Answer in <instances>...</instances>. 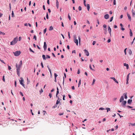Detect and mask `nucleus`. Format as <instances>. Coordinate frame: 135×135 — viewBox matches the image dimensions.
Segmentation results:
<instances>
[{"mask_svg": "<svg viewBox=\"0 0 135 135\" xmlns=\"http://www.w3.org/2000/svg\"><path fill=\"white\" fill-rule=\"evenodd\" d=\"M19 64L18 66L17 64H16V67L17 68V75L19 76H20V68L21 67L22 64V60L20 61Z\"/></svg>", "mask_w": 135, "mask_h": 135, "instance_id": "1", "label": "nucleus"}, {"mask_svg": "<svg viewBox=\"0 0 135 135\" xmlns=\"http://www.w3.org/2000/svg\"><path fill=\"white\" fill-rule=\"evenodd\" d=\"M18 41V38L17 37L14 38L13 40L11 42L10 45H15L17 42Z\"/></svg>", "mask_w": 135, "mask_h": 135, "instance_id": "2", "label": "nucleus"}, {"mask_svg": "<svg viewBox=\"0 0 135 135\" xmlns=\"http://www.w3.org/2000/svg\"><path fill=\"white\" fill-rule=\"evenodd\" d=\"M21 52L20 51H17L15 52H13V53L15 56H18L20 54Z\"/></svg>", "mask_w": 135, "mask_h": 135, "instance_id": "3", "label": "nucleus"}, {"mask_svg": "<svg viewBox=\"0 0 135 135\" xmlns=\"http://www.w3.org/2000/svg\"><path fill=\"white\" fill-rule=\"evenodd\" d=\"M74 42L76 44V45L78 46V40L76 39V36H74Z\"/></svg>", "mask_w": 135, "mask_h": 135, "instance_id": "4", "label": "nucleus"}, {"mask_svg": "<svg viewBox=\"0 0 135 135\" xmlns=\"http://www.w3.org/2000/svg\"><path fill=\"white\" fill-rule=\"evenodd\" d=\"M20 79L21 80H20V84L24 87L25 85L23 83V82L24 81L23 78H22L21 77L20 78Z\"/></svg>", "mask_w": 135, "mask_h": 135, "instance_id": "5", "label": "nucleus"}, {"mask_svg": "<svg viewBox=\"0 0 135 135\" xmlns=\"http://www.w3.org/2000/svg\"><path fill=\"white\" fill-rule=\"evenodd\" d=\"M108 31L109 33L110 36H111V29L109 26H108Z\"/></svg>", "mask_w": 135, "mask_h": 135, "instance_id": "6", "label": "nucleus"}, {"mask_svg": "<svg viewBox=\"0 0 135 135\" xmlns=\"http://www.w3.org/2000/svg\"><path fill=\"white\" fill-rule=\"evenodd\" d=\"M44 48L45 51L47 49V45L46 42H44Z\"/></svg>", "mask_w": 135, "mask_h": 135, "instance_id": "7", "label": "nucleus"}, {"mask_svg": "<svg viewBox=\"0 0 135 135\" xmlns=\"http://www.w3.org/2000/svg\"><path fill=\"white\" fill-rule=\"evenodd\" d=\"M84 51L85 52V53L86 54V55L87 56H89V53L88 51L87 50H84Z\"/></svg>", "mask_w": 135, "mask_h": 135, "instance_id": "8", "label": "nucleus"}, {"mask_svg": "<svg viewBox=\"0 0 135 135\" xmlns=\"http://www.w3.org/2000/svg\"><path fill=\"white\" fill-rule=\"evenodd\" d=\"M110 79H112L114 81L117 83H118V82L117 80L115 79L114 77H111Z\"/></svg>", "mask_w": 135, "mask_h": 135, "instance_id": "9", "label": "nucleus"}, {"mask_svg": "<svg viewBox=\"0 0 135 135\" xmlns=\"http://www.w3.org/2000/svg\"><path fill=\"white\" fill-rule=\"evenodd\" d=\"M124 97L123 96H122L119 100V101L120 102H121L124 100Z\"/></svg>", "mask_w": 135, "mask_h": 135, "instance_id": "10", "label": "nucleus"}, {"mask_svg": "<svg viewBox=\"0 0 135 135\" xmlns=\"http://www.w3.org/2000/svg\"><path fill=\"white\" fill-rule=\"evenodd\" d=\"M104 17L105 19H107L109 18V16L108 14H106L104 16Z\"/></svg>", "mask_w": 135, "mask_h": 135, "instance_id": "11", "label": "nucleus"}, {"mask_svg": "<svg viewBox=\"0 0 135 135\" xmlns=\"http://www.w3.org/2000/svg\"><path fill=\"white\" fill-rule=\"evenodd\" d=\"M127 14L129 19V21H131V18L130 15L128 13H127Z\"/></svg>", "mask_w": 135, "mask_h": 135, "instance_id": "12", "label": "nucleus"}, {"mask_svg": "<svg viewBox=\"0 0 135 135\" xmlns=\"http://www.w3.org/2000/svg\"><path fill=\"white\" fill-rule=\"evenodd\" d=\"M127 103V102L126 101H123L122 102V104L123 106H124Z\"/></svg>", "mask_w": 135, "mask_h": 135, "instance_id": "13", "label": "nucleus"}, {"mask_svg": "<svg viewBox=\"0 0 135 135\" xmlns=\"http://www.w3.org/2000/svg\"><path fill=\"white\" fill-rule=\"evenodd\" d=\"M124 66H126V68L127 69H128L129 68V65L128 64H126V63L124 64Z\"/></svg>", "mask_w": 135, "mask_h": 135, "instance_id": "14", "label": "nucleus"}, {"mask_svg": "<svg viewBox=\"0 0 135 135\" xmlns=\"http://www.w3.org/2000/svg\"><path fill=\"white\" fill-rule=\"evenodd\" d=\"M86 6L87 7V9L88 10V11H89V9H90V5L89 4H87Z\"/></svg>", "mask_w": 135, "mask_h": 135, "instance_id": "15", "label": "nucleus"}, {"mask_svg": "<svg viewBox=\"0 0 135 135\" xmlns=\"http://www.w3.org/2000/svg\"><path fill=\"white\" fill-rule=\"evenodd\" d=\"M128 52L130 55H131L132 54V51L131 49H129L128 50Z\"/></svg>", "mask_w": 135, "mask_h": 135, "instance_id": "16", "label": "nucleus"}, {"mask_svg": "<svg viewBox=\"0 0 135 135\" xmlns=\"http://www.w3.org/2000/svg\"><path fill=\"white\" fill-rule=\"evenodd\" d=\"M132 15L133 16L135 15V11L133 9H132Z\"/></svg>", "mask_w": 135, "mask_h": 135, "instance_id": "17", "label": "nucleus"}, {"mask_svg": "<svg viewBox=\"0 0 135 135\" xmlns=\"http://www.w3.org/2000/svg\"><path fill=\"white\" fill-rule=\"evenodd\" d=\"M132 100L131 99H129L128 101V103L129 104H130L132 102Z\"/></svg>", "mask_w": 135, "mask_h": 135, "instance_id": "18", "label": "nucleus"}, {"mask_svg": "<svg viewBox=\"0 0 135 135\" xmlns=\"http://www.w3.org/2000/svg\"><path fill=\"white\" fill-rule=\"evenodd\" d=\"M123 95L124 96V98L126 99H127V93H124L123 94Z\"/></svg>", "mask_w": 135, "mask_h": 135, "instance_id": "19", "label": "nucleus"}, {"mask_svg": "<svg viewBox=\"0 0 135 135\" xmlns=\"http://www.w3.org/2000/svg\"><path fill=\"white\" fill-rule=\"evenodd\" d=\"M57 91L56 94V97L57 96V95L59 93V89L58 87H57Z\"/></svg>", "mask_w": 135, "mask_h": 135, "instance_id": "20", "label": "nucleus"}, {"mask_svg": "<svg viewBox=\"0 0 135 135\" xmlns=\"http://www.w3.org/2000/svg\"><path fill=\"white\" fill-rule=\"evenodd\" d=\"M81 83V80L80 79L79 80L78 84V87H79L80 86V85Z\"/></svg>", "mask_w": 135, "mask_h": 135, "instance_id": "21", "label": "nucleus"}, {"mask_svg": "<svg viewBox=\"0 0 135 135\" xmlns=\"http://www.w3.org/2000/svg\"><path fill=\"white\" fill-rule=\"evenodd\" d=\"M42 57L43 58V59L44 60H45L46 59V57L45 55H43L42 56Z\"/></svg>", "mask_w": 135, "mask_h": 135, "instance_id": "22", "label": "nucleus"}, {"mask_svg": "<svg viewBox=\"0 0 135 135\" xmlns=\"http://www.w3.org/2000/svg\"><path fill=\"white\" fill-rule=\"evenodd\" d=\"M130 35L131 36H132V32L131 29H130Z\"/></svg>", "mask_w": 135, "mask_h": 135, "instance_id": "23", "label": "nucleus"}, {"mask_svg": "<svg viewBox=\"0 0 135 135\" xmlns=\"http://www.w3.org/2000/svg\"><path fill=\"white\" fill-rule=\"evenodd\" d=\"M95 79H93V82L91 84L92 85H94V83H95Z\"/></svg>", "mask_w": 135, "mask_h": 135, "instance_id": "24", "label": "nucleus"}, {"mask_svg": "<svg viewBox=\"0 0 135 135\" xmlns=\"http://www.w3.org/2000/svg\"><path fill=\"white\" fill-rule=\"evenodd\" d=\"M60 103V101L59 100H57V101H56V104H59V103Z\"/></svg>", "mask_w": 135, "mask_h": 135, "instance_id": "25", "label": "nucleus"}, {"mask_svg": "<svg viewBox=\"0 0 135 135\" xmlns=\"http://www.w3.org/2000/svg\"><path fill=\"white\" fill-rule=\"evenodd\" d=\"M78 39H79V44H80V45L81 38H80V36H79V37H78Z\"/></svg>", "mask_w": 135, "mask_h": 135, "instance_id": "26", "label": "nucleus"}, {"mask_svg": "<svg viewBox=\"0 0 135 135\" xmlns=\"http://www.w3.org/2000/svg\"><path fill=\"white\" fill-rule=\"evenodd\" d=\"M84 6L85 7L86 6V0H84Z\"/></svg>", "mask_w": 135, "mask_h": 135, "instance_id": "27", "label": "nucleus"}, {"mask_svg": "<svg viewBox=\"0 0 135 135\" xmlns=\"http://www.w3.org/2000/svg\"><path fill=\"white\" fill-rule=\"evenodd\" d=\"M130 125H131L132 126H135V123H130L129 125V126H130Z\"/></svg>", "mask_w": 135, "mask_h": 135, "instance_id": "28", "label": "nucleus"}, {"mask_svg": "<svg viewBox=\"0 0 135 135\" xmlns=\"http://www.w3.org/2000/svg\"><path fill=\"white\" fill-rule=\"evenodd\" d=\"M127 48H126L124 49V53H125V55H126V54H127V53H126V50H127Z\"/></svg>", "mask_w": 135, "mask_h": 135, "instance_id": "29", "label": "nucleus"}, {"mask_svg": "<svg viewBox=\"0 0 135 135\" xmlns=\"http://www.w3.org/2000/svg\"><path fill=\"white\" fill-rule=\"evenodd\" d=\"M78 9L79 10L81 11L82 9V8L81 6H79L78 7Z\"/></svg>", "mask_w": 135, "mask_h": 135, "instance_id": "30", "label": "nucleus"}, {"mask_svg": "<svg viewBox=\"0 0 135 135\" xmlns=\"http://www.w3.org/2000/svg\"><path fill=\"white\" fill-rule=\"evenodd\" d=\"M68 17L70 20H71V17L70 16L69 14H68Z\"/></svg>", "mask_w": 135, "mask_h": 135, "instance_id": "31", "label": "nucleus"}, {"mask_svg": "<svg viewBox=\"0 0 135 135\" xmlns=\"http://www.w3.org/2000/svg\"><path fill=\"white\" fill-rule=\"evenodd\" d=\"M116 2L115 0H113V4L114 5H116Z\"/></svg>", "mask_w": 135, "mask_h": 135, "instance_id": "32", "label": "nucleus"}, {"mask_svg": "<svg viewBox=\"0 0 135 135\" xmlns=\"http://www.w3.org/2000/svg\"><path fill=\"white\" fill-rule=\"evenodd\" d=\"M106 109L107 110V112H108L109 111H110V108H107Z\"/></svg>", "mask_w": 135, "mask_h": 135, "instance_id": "33", "label": "nucleus"}, {"mask_svg": "<svg viewBox=\"0 0 135 135\" xmlns=\"http://www.w3.org/2000/svg\"><path fill=\"white\" fill-rule=\"evenodd\" d=\"M46 58H50V56H49L48 55H47L46 56Z\"/></svg>", "mask_w": 135, "mask_h": 135, "instance_id": "34", "label": "nucleus"}, {"mask_svg": "<svg viewBox=\"0 0 135 135\" xmlns=\"http://www.w3.org/2000/svg\"><path fill=\"white\" fill-rule=\"evenodd\" d=\"M46 18L47 19H48L49 18V16L47 13H46Z\"/></svg>", "mask_w": 135, "mask_h": 135, "instance_id": "35", "label": "nucleus"}, {"mask_svg": "<svg viewBox=\"0 0 135 135\" xmlns=\"http://www.w3.org/2000/svg\"><path fill=\"white\" fill-rule=\"evenodd\" d=\"M104 109V108H102V107L100 108L99 109V110H103Z\"/></svg>", "mask_w": 135, "mask_h": 135, "instance_id": "36", "label": "nucleus"}, {"mask_svg": "<svg viewBox=\"0 0 135 135\" xmlns=\"http://www.w3.org/2000/svg\"><path fill=\"white\" fill-rule=\"evenodd\" d=\"M3 81L4 82H5V80L4 79V75L3 76Z\"/></svg>", "mask_w": 135, "mask_h": 135, "instance_id": "37", "label": "nucleus"}, {"mask_svg": "<svg viewBox=\"0 0 135 135\" xmlns=\"http://www.w3.org/2000/svg\"><path fill=\"white\" fill-rule=\"evenodd\" d=\"M33 39H35V40H36V36L34 35L33 36Z\"/></svg>", "mask_w": 135, "mask_h": 135, "instance_id": "38", "label": "nucleus"}, {"mask_svg": "<svg viewBox=\"0 0 135 135\" xmlns=\"http://www.w3.org/2000/svg\"><path fill=\"white\" fill-rule=\"evenodd\" d=\"M46 31V28H45L44 30V33H45Z\"/></svg>", "mask_w": 135, "mask_h": 135, "instance_id": "39", "label": "nucleus"}, {"mask_svg": "<svg viewBox=\"0 0 135 135\" xmlns=\"http://www.w3.org/2000/svg\"><path fill=\"white\" fill-rule=\"evenodd\" d=\"M89 68L91 70H94L91 67V65L90 64L89 65Z\"/></svg>", "mask_w": 135, "mask_h": 135, "instance_id": "40", "label": "nucleus"}, {"mask_svg": "<svg viewBox=\"0 0 135 135\" xmlns=\"http://www.w3.org/2000/svg\"><path fill=\"white\" fill-rule=\"evenodd\" d=\"M14 15V13L13 12V11H12V15L13 17Z\"/></svg>", "mask_w": 135, "mask_h": 135, "instance_id": "41", "label": "nucleus"}, {"mask_svg": "<svg viewBox=\"0 0 135 135\" xmlns=\"http://www.w3.org/2000/svg\"><path fill=\"white\" fill-rule=\"evenodd\" d=\"M54 76H55V78H56V77H57V75L55 73H54Z\"/></svg>", "mask_w": 135, "mask_h": 135, "instance_id": "42", "label": "nucleus"}, {"mask_svg": "<svg viewBox=\"0 0 135 135\" xmlns=\"http://www.w3.org/2000/svg\"><path fill=\"white\" fill-rule=\"evenodd\" d=\"M80 73V70H79V69L78 71L77 74H79Z\"/></svg>", "mask_w": 135, "mask_h": 135, "instance_id": "43", "label": "nucleus"}, {"mask_svg": "<svg viewBox=\"0 0 135 135\" xmlns=\"http://www.w3.org/2000/svg\"><path fill=\"white\" fill-rule=\"evenodd\" d=\"M113 17H112L110 18V21L111 22L112 21L113 19Z\"/></svg>", "mask_w": 135, "mask_h": 135, "instance_id": "44", "label": "nucleus"}, {"mask_svg": "<svg viewBox=\"0 0 135 135\" xmlns=\"http://www.w3.org/2000/svg\"><path fill=\"white\" fill-rule=\"evenodd\" d=\"M127 107L129 108H132V107H131L130 106H129V105H128L127 106Z\"/></svg>", "mask_w": 135, "mask_h": 135, "instance_id": "45", "label": "nucleus"}, {"mask_svg": "<svg viewBox=\"0 0 135 135\" xmlns=\"http://www.w3.org/2000/svg\"><path fill=\"white\" fill-rule=\"evenodd\" d=\"M30 51H31V52H33V53H34V52L33 50H32L31 49V48H30Z\"/></svg>", "mask_w": 135, "mask_h": 135, "instance_id": "46", "label": "nucleus"}, {"mask_svg": "<svg viewBox=\"0 0 135 135\" xmlns=\"http://www.w3.org/2000/svg\"><path fill=\"white\" fill-rule=\"evenodd\" d=\"M56 5H59V2H58V0H56Z\"/></svg>", "mask_w": 135, "mask_h": 135, "instance_id": "47", "label": "nucleus"}, {"mask_svg": "<svg viewBox=\"0 0 135 135\" xmlns=\"http://www.w3.org/2000/svg\"><path fill=\"white\" fill-rule=\"evenodd\" d=\"M128 74V75H127V80H129V74Z\"/></svg>", "mask_w": 135, "mask_h": 135, "instance_id": "48", "label": "nucleus"}, {"mask_svg": "<svg viewBox=\"0 0 135 135\" xmlns=\"http://www.w3.org/2000/svg\"><path fill=\"white\" fill-rule=\"evenodd\" d=\"M11 69V68L10 66H8V69L9 70H10Z\"/></svg>", "mask_w": 135, "mask_h": 135, "instance_id": "49", "label": "nucleus"}, {"mask_svg": "<svg viewBox=\"0 0 135 135\" xmlns=\"http://www.w3.org/2000/svg\"><path fill=\"white\" fill-rule=\"evenodd\" d=\"M64 114V113L63 112L62 113H59V115H63Z\"/></svg>", "mask_w": 135, "mask_h": 135, "instance_id": "50", "label": "nucleus"}, {"mask_svg": "<svg viewBox=\"0 0 135 135\" xmlns=\"http://www.w3.org/2000/svg\"><path fill=\"white\" fill-rule=\"evenodd\" d=\"M63 96V100H65V95H64Z\"/></svg>", "mask_w": 135, "mask_h": 135, "instance_id": "51", "label": "nucleus"}, {"mask_svg": "<svg viewBox=\"0 0 135 135\" xmlns=\"http://www.w3.org/2000/svg\"><path fill=\"white\" fill-rule=\"evenodd\" d=\"M68 36H69V39H70V33H69V32H68Z\"/></svg>", "mask_w": 135, "mask_h": 135, "instance_id": "52", "label": "nucleus"}, {"mask_svg": "<svg viewBox=\"0 0 135 135\" xmlns=\"http://www.w3.org/2000/svg\"><path fill=\"white\" fill-rule=\"evenodd\" d=\"M111 41V40L110 39H109L107 41V42L108 43H109Z\"/></svg>", "mask_w": 135, "mask_h": 135, "instance_id": "53", "label": "nucleus"}, {"mask_svg": "<svg viewBox=\"0 0 135 135\" xmlns=\"http://www.w3.org/2000/svg\"><path fill=\"white\" fill-rule=\"evenodd\" d=\"M96 43V42L95 41H93V45H94Z\"/></svg>", "mask_w": 135, "mask_h": 135, "instance_id": "54", "label": "nucleus"}, {"mask_svg": "<svg viewBox=\"0 0 135 135\" xmlns=\"http://www.w3.org/2000/svg\"><path fill=\"white\" fill-rule=\"evenodd\" d=\"M121 29L122 30L124 31V30L125 29L124 28H123L122 27H121Z\"/></svg>", "mask_w": 135, "mask_h": 135, "instance_id": "55", "label": "nucleus"}, {"mask_svg": "<svg viewBox=\"0 0 135 135\" xmlns=\"http://www.w3.org/2000/svg\"><path fill=\"white\" fill-rule=\"evenodd\" d=\"M43 91V90L42 89H41V90L40 91V93H41Z\"/></svg>", "mask_w": 135, "mask_h": 135, "instance_id": "56", "label": "nucleus"}, {"mask_svg": "<svg viewBox=\"0 0 135 135\" xmlns=\"http://www.w3.org/2000/svg\"><path fill=\"white\" fill-rule=\"evenodd\" d=\"M41 65L42 68H43L44 67V66L43 63L42 62H41Z\"/></svg>", "mask_w": 135, "mask_h": 135, "instance_id": "57", "label": "nucleus"}, {"mask_svg": "<svg viewBox=\"0 0 135 135\" xmlns=\"http://www.w3.org/2000/svg\"><path fill=\"white\" fill-rule=\"evenodd\" d=\"M20 93L21 94V95L22 96H23V95L22 93V92H20Z\"/></svg>", "mask_w": 135, "mask_h": 135, "instance_id": "58", "label": "nucleus"}, {"mask_svg": "<svg viewBox=\"0 0 135 135\" xmlns=\"http://www.w3.org/2000/svg\"><path fill=\"white\" fill-rule=\"evenodd\" d=\"M0 61L3 63L4 64H5V63L4 62V61L3 60H1Z\"/></svg>", "mask_w": 135, "mask_h": 135, "instance_id": "59", "label": "nucleus"}, {"mask_svg": "<svg viewBox=\"0 0 135 135\" xmlns=\"http://www.w3.org/2000/svg\"><path fill=\"white\" fill-rule=\"evenodd\" d=\"M103 27L104 28H106L107 27V25H103Z\"/></svg>", "mask_w": 135, "mask_h": 135, "instance_id": "60", "label": "nucleus"}, {"mask_svg": "<svg viewBox=\"0 0 135 135\" xmlns=\"http://www.w3.org/2000/svg\"><path fill=\"white\" fill-rule=\"evenodd\" d=\"M47 3L48 4H50V2L49 0H47Z\"/></svg>", "mask_w": 135, "mask_h": 135, "instance_id": "61", "label": "nucleus"}, {"mask_svg": "<svg viewBox=\"0 0 135 135\" xmlns=\"http://www.w3.org/2000/svg\"><path fill=\"white\" fill-rule=\"evenodd\" d=\"M117 26H116V25H114V28H117Z\"/></svg>", "mask_w": 135, "mask_h": 135, "instance_id": "62", "label": "nucleus"}, {"mask_svg": "<svg viewBox=\"0 0 135 135\" xmlns=\"http://www.w3.org/2000/svg\"><path fill=\"white\" fill-rule=\"evenodd\" d=\"M43 9L45 10V5H43Z\"/></svg>", "mask_w": 135, "mask_h": 135, "instance_id": "63", "label": "nucleus"}, {"mask_svg": "<svg viewBox=\"0 0 135 135\" xmlns=\"http://www.w3.org/2000/svg\"><path fill=\"white\" fill-rule=\"evenodd\" d=\"M109 14H111V15L112 14V11H109Z\"/></svg>", "mask_w": 135, "mask_h": 135, "instance_id": "64", "label": "nucleus"}]
</instances>
